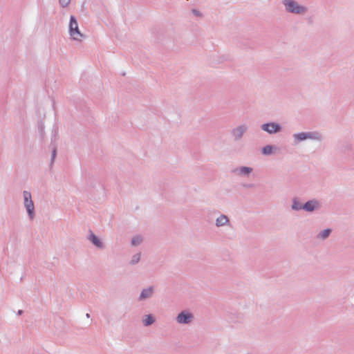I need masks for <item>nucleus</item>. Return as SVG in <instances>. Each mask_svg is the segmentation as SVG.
Instances as JSON below:
<instances>
[{"label":"nucleus","mask_w":354,"mask_h":354,"mask_svg":"<svg viewBox=\"0 0 354 354\" xmlns=\"http://www.w3.org/2000/svg\"><path fill=\"white\" fill-rule=\"evenodd\" d=\"M38 131L41 138L44 137V129L42 124L39 125L38 127Z\"/></svg>","instance_id":"5701e85b"},{"label":"nucleus","mask_w":354,"mask_h":354,"mask_svg":"<svg viewBox=\"0 0 354 354\" xmlns=\"http://www.w3.org/2000/svg\"><path fill=\"white\" fill-rule=\"evenodd\" d=\"M340 151L347 160H354V147L351 143L344 142L340 147Z\"/></svg>","instance_id":"20e7f679"},{"label":"nucleus","mask_w":354,"mask_h":354,"mask_svg":"<svg viewBox=\"0 0 354 354\" xmlns=\"http://www.w3.org/2000/svg\"><path fill=\"white\" fill-rule=\"evenodd\" d=\"M156 319L153 315L149 314L145 316L142 323L145 326H149L155 322Z\"/></svg>","instance_id":"a211bd4d"},{"label":"nucleus","mask_w":354,"mask_h":354,"mask_svg":"<svg viewBox=\"0 0 354 354\" xmlns=\"http://www.w3.org/2000/svg\"><path fill=\"white\" fill-rule=\"evenodd\" d=\"M71 2V0H59V3L63 8L67 7Z\"/></svg>","instance_id":"4be33fe9"},{"label":"nucleus","mask_w":354,"mask_h":354,"mask_svg":"<svg viewBox=\"0 0 354 354\" xmlns=\"http://www.w3.org/2000/svg\"><path fill=\"white\" fill-rule=\"evenodd\" d=\"M248 126L246 124H241L231 131V134L234 138L235 142L240 140L243 136L244 133L248 131Z\"/></svg>","instance_id":"6e6552de"},{"label":"nucleus","mask_w":354,"mask_h":354,"mask_svg":"<svg viewBox=\"0 0 354 354\" xmlns=\"http://www.w3.org/2000/svg\"><path fill=\"white\" fill-rule=\"evenodd\" d=\"M194 318V315L192 313L187 310H183L178 313L176 319L178 324H189L193 321Z\"/></svg>","instance_id":"0eeeda50"},{"label":"nucleus","mask_w":354,"mask_h":354,"mask_svg":"<svg viewBox=\"0 0 354 354\" xmlns=\"http://www.w3.org/2000/svg\"><path fill=\"white\" fill-rule=\"evenodd\" d=\"M332 232V230L330 228L325 229L322 231H321L317 235V239H322V240H326L329 237Z\"/></svg>","instance_id":"f3484780"},{"label":"nucleus","mask_w":354,"mask_h":354,"mask_svg":"<svg viewBox=\"0 0 354 354\" xmlns=\"http://www.w3.org/2000/svg\"><path fill=\"white\" fill-rule=\"evenodd\" d=\"M140 260V253H137L133 255L131 260L130 261V264L135 265L138 263Z\"/></svg>","instance_id":"412c9836"},{"label":"nucleus","mask_w":354,"mask_h":354,"mask_svg":"<svg viewBox=\"0 0 354 354\" xmlns=\"http://www.w3.org/2000/svg\"><path fill=\"white\" fill-rule=\"evenodd\" d=\"M282 3L287 12L295 15H304L308 11V8L299 4L295 0H283Z\"/></svg>","instance_id":"f257e3e1"},{"label":"nucleus","mask_w":354,"mask_h":354,"mask_svg":"<svg viewBox=\"0 0 354 354\" xmlns=\"http://www.w3.org/2000/svg\"><path fill=\"white\" fill-rule=\"evenodd\" d=\"M154 292V288L153 286H150L147 288L143 289L139 296L138 300L143 301L147 299L151 298Z\"/></svg>","instance_id":"9b49d317"},{"label":"nucleus","mask_w":354,"mask_h":354,"mask_svg":"<svg viewBox=\"0 0 354 354\" xmlns=\"http://www.w3.org/2000/svg\"><path fill=\"white\" fill-rule=\"evenodd\" d=\"M253 171V169L250 167L242 166L240 167L235 168L232 170V172L243 176H248Z\"/></svg>","instance_id":"9d476101"},{"label":"nucleus","mask_w":354,"mask_h":354,"mask_svg":"<svg viewBox=\"0 0 354 354\" xmlns=\"http://www.w3.org/2000/svg\"><path fill=\"white\" fill-rule=\"evenodd\" d=\"M52 146V154H51V158H50V166L52 167L54 164L55 159L57 156V146L55 145H53L51 143L50 147Z\"/></svg>","instance_id":"6ab92c4d"},{"label":"nucleus","mask_w":354,"mask_h":354,"mask_svg":"<svg viewBox=\"0 0 354 354\" xmlns=\"http://www.w3.org/2000/svg\"><path fill=\"white\" fill-rule=\"evenodd\" d=\"M143 241V239L140 236H135L131 241V244L133 246H137L140 245Z\"/></svg>","instance_id":"aec40b11"},{"label":"nucleus","mask_w":354,"mask_h":354,"mask_svg":"<svg viewBox=\"0 0 354 354\" xmlns=\"http://www.w3.org/2000/svg\"><path fill=\"white\" fill-rule=\"evenodd\" d=\"M261 129L269 134H274L281 132L282 127L279 123L270 122L261 124Z\"/></svg>","instance_id":"39448f33"},{"label":"nucleus","mask_w":354,"mask_h":354,"mask_svg":"<svg viewBox=\"0 0 354 354\" xmlns=\"http://www.w3.org/2000/svg\"><path fill=\"white\" fill-rule=\"evenodd\" d=\"M88 240L91 241L97 248L104 249V245L102 241L91 230H89Z\"/></svg>","instance_id":"1a4fd4ad"},{"label":"nucleus","mask_w":354,"mask_h":354,"mask_svg":"<svg viewBox=\"0 0 354 354\" xmlns=\"http://www.w3.org/2000/svg\"><path fill=\"white\" fill-rule=\"evenodd\" d=\"M307 139L322 141L323 140V136L318 131H308L307 132Z\"/></svg>","instance_id":"4468645a"},{"label":"nucleus","mask_w":354,"mask_h":354,"mask_svg":"<svg viewBox=\"0 0 354 354\" xmlns=\"http://www.w3.org/2000/svg\"><path fill=\"white\" fill-rule=\"evenodd\" d=\"M24 196V204L26 207L27 214L30 220H32L35 217V205L33 201L31 198L30 192L28 191H24L23 192Z\"/></svg>","instance_id":"7ed1b4c3"},{"label":"nucleus","mask_w":354,"mask_h":354,"mask_svg":"<svg viewBox=\"0 0 354 354\" xmlns=\"http://www.w3.org/2000/svg\"><path fill=\"white\" fill-rule=\"evenodd\" d=\"M254 184L252 183H245L243 185V187L245 188H252L254 187Z\"/></svg>","instance_id":"393cba45"},{"label":"nucleus","mask_w":354,"mask_h":354,"mask_svg":"<svg viewBox=\"0 0 354 354\" xmlns=\"http://www.w3.org/2000/svg\"><path fill=\"white\" fill-rule=\"evenodd\" d=\"M295 143L297 144L299 142L304 141L307 140V132H301L295 133L293 135Z\"/></svg>","instance_id":"dca6fc26"},{"label":"nucleus","mask_w":354,"mask_h":354,"mask_svg":"<svg viewBox=\"0 0 354 354\" xmlns=\"http://www.w3.org/2000/svg\"><path fill=\"white\" fill-rule=\"evenodd\" d=\"M192 13L195 15V16H197V17H203V14L198 10L196 9H192Z\"/></svg>","instance_id":"b1692460"},{"label":"nucleus","mask_w":354,"mask_h":354,"mask_svg":"<svg viewBox=\"0 0 354 354\" xmlns=\"http://www.w3.org/2000/svg\"><path fill=\"white\" fill-rule=\"evenodd\" d=\"M304 204H301L298 198L295 197L292 200V205L291 209L293 211H300L301 209L304 210Z\"/></svg>","instance_id":"2eb2a0df"},{"label":"nucleus","mask_w":354,"mask_h":354,"mask_svg":"<svg viewBox=\"0 0 354 354\" xmlns=\"http://www.w3.org/2000/svg\"><path fill=\"white\" fill-rule=\"evenodd\" d=\"M86 317L87 318H89V317H91V315H90V314H89V313H86Z\"/></svg>","instance_id":"bb28decb"},{"label":"nucleus","mask_w":354,"mask_h":354,"mask_svg":"<svg viewBox=\"0 0 354 354\" xmlns=\"http://www.w3.org/2000/svg\"><path fill=\"white\" fill-rule=\"evenodd\" d=\"M303 207L305 212H313L321 209L322 203L316 198H313L304 203Z\"/></svg>","instance_id":"423d86ee"},{"label":"nucleus","mask_w":354,"mask_h":354,"mask_svg":"<svg viewBox=\"0 0 354 354\" xmlns=\"http://www.w3.org/2000/svg\"><path fill=\"white\" fill-rule=\"evenodd\" d=\"M229 223V218L225 214H221L216 219L215 225L216 227H223Z\"/></svg>","instance_id":"f8f14e48"},{"label":"nucleus","mask_w":354,"mask_h":354,"mask_svg":"<svg viewBox=\"0 0 354 354\" xmlns=\"http://www.w3.org/2000/svg\"><path fill=\"white\" fill-rule=\"evenodd\" d=\"M24 311L22 310H19L17 311V315H21L23 314Z\"/></svg>","instance_id":"a878e982"},{"label":"nucleus","mask_w":354,"mask_h":354,"mask_svg":"<svg viewBox=\"0 0 354 354\" xmlns=\"http://www.w3.org/2000/svg\"><path fill=\"white\" fill-rule=\"evenodd\" d=\"M68 31L73 39L80 41V37H83V34L80 32L78 26L77 19L75 16L70 17V21L68 26Z\"/></svg>","instance_id":"f03ea898"},{"label":"nucleus","mask_w":354,"mask_h":354,"mask_svg":"<svg viewBox=\"0 0 354 354\" xmlns=\"http://www.w3.org/2000/svg\"><path fill=\"white\" fill-rule=\"evenodd\" d=\"M278 147L276 145H268L261 149V153L265 156H269L274 153Z\"/></svg>","instance_id":"ddd939ff"}]
</instances>
